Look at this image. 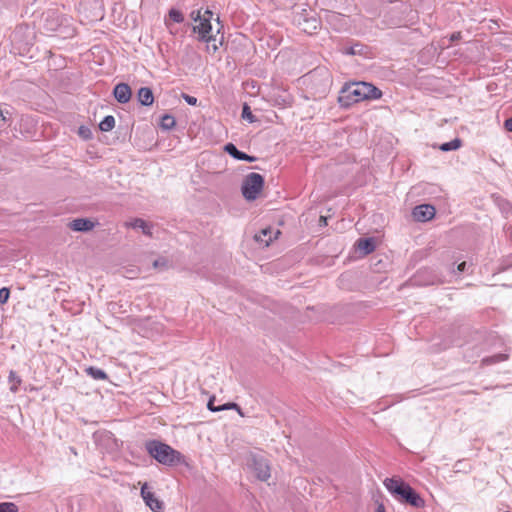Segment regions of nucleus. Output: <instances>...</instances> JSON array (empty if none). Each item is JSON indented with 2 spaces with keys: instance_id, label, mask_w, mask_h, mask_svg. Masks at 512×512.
<instances>
[{
  "instance_id": "nucleus-26",
  "label": "nucleus",
  "mask_w": 512,
  "mask_h": 512,
  "mask_svg": "<svg viewBox=\"0 0 512 512\" xmlns=\"http://www.w3.org/2000/svg\"><path fill=\"white\" fill-rule=\"evenodd\" d=\"M10 291L8 288L3 287L0 289V304H5L9 299Z\"/></svg>"
},
{
  "instance_id": "nucleus-27",
  "label": "nucleus",
  "mask_w": 512,
  "mask_h": 512,
  "mask_svg": "<svg viewBox=\"0 0 512 512\" xmlns=\"http://www.w3.org/2000/svg\"><path fill=\"white\" fill-rule=\"evenodd\" d=\"M183 99L187 102V104L189 105H196L197 104V98L196 97H193V96H190L188 94H183Z\"/></svg>"
},
{
  "instance_id": "nucleus-33",
  "label": "nucleus",
  "mask_w": 512,
  "mask_h": 512,
  "mask_svg": "<svg viewBox=\"0 0 512 512\" xmlns=\"http://www.w3.org/2000/svg\"><path fill=\"white\" fill-rule=\"evenodd\" d=\"M376 512H385V507L382 503L378 504Z\"/></svg>"
},
{
  "instance_id": "nucleus-3",
  "label": "nucleus",
  "mask_w": 512,
  "mask_h": 512,
  "mask_svg": "<svg viewBox=\"0 0 512 512\" xmlns=\"http://www.w3.org/2000/svg\"><path fill=\"white\" fill-rule=\"evenodd\" d=\"M384 485L391 494L399 496L403 502L415 508H422L425 505L420 495L401 479L387 478Z\"/></svg>"
},
{
  "instance_id": "nucleus-6",
  "label": "nucleus",
  "mask_w": 512,
  "mask_h": 512,
  "mask_svg": "<svg viewBox=\"0 0 512 512\" xmlns=\"http://www.w3.org/2000/svg\"><path fill=\"white\" fill-rule=\"evenodd\" d=\"M252 468L259 480L266 481L270 478V467L265 458L253 456Z\"/></svg>"
},
{
  "instance_id": "nucleus-5",
  "label": "nucleus",
  "mask_w": 512,
  "mask_h": 512,
  "mask_svg": "<svg viewBox=\"0 0 512 512\" xmlns=\"http://www.w3.org/2000/svg\"><path fill=\"white\" fill-rule=\"evenodd\" d=\"M264 184L263 177L258 173H250L242 184V194L246 200H255L260 194Z\"/></svg>"
},
{
  "instance_id": "nucleus-25",
  "label": "nucleus",
  "mask_w": 512,
  "mask_h": 512,
  "mask_svg": "<svg viewBox=\"0 0 512 512\" xmlns=\"http://www.w3.org/2000/svg\"><path fill=\"white\" fill-rule=\"evenodd\" d=\"M361 51V46L359 44H356V45H353V46H350V47H347L343 50V52L345 54H349V55H356V54H359Z\"/></svg>"
},
{
  "instance_id": "nucleus-18",
  "label": "nucleus",
  "mask_w": 512,
  "mask_h": 512,
  "mask_svg": "<svg viewBox=\"0 0 512 512\" xmlns=\"http://www.w3.org/2000/svg\"><path fill=\"white\" fill-rule=\"evenodd\" d=\"M86 373L95 381H104L107 379L105 372L101 369L88 367L85 369Z\"/></svg>"
},
{
  "instance_id": "nucleus-24",
  "label": "nucleus",
  "mask_w": 512,
  "mask_h": 512,
  "mask_svg": "<svg viewBox=\"0 0 512 512\" xmlns=\"http://www.w3.org/2000/svg\"><path fill=\"white\" fill-rule=\"evenodd\" d=\"M153 267L164 270L168 267V261L165 258H159L153 262Z\"/></svg>"
},
{
  "instance_id": "nucleus-23",
  "label": "nucleus",
  "mask_w": 512,
  "mask_h": 512,
  "mask_svg": "<svg viewBox=\"0 0 512 512\" xmlns=\"http://www.w3.org/2000/svg\"><path fill=\"white\" fill-rule=\"evenodd\" d=\"M242 118L249 121L250 123L255 121L254 116H253L248 105H244V107H243Z\"/></svg>"
},
{
  "instance_id": "nucleus-9",
  "label": "nucleus",
  "mask_w": 512,
  "mask_h": 512,
  "mask_svg": "<svg viewBox=\"0 0 512 512\" xmlns=\"http://www.w3.org/2000/svg\"><path fill=\"white\" fill-rule=\"evenodd\" d=\"M279 234V230L265 228L261 230L259 233L255 234L254 239L255 241L263 244L264 246H268L274 239L278 237Z\"/></svg>"
},
{
  "instance_id": "nucleus-22",
  "label": "nucleus",
  "mask_w": 512,
  "mask_h": 512,
  "mask_svg": "<svg viewBox=\"0 0 512 512\" xmlns=\"http://www.w3.org/2000/svg\"><path fill=\"white\" fill-rule=\"evenodd\" d=\"M0 512H18V507L12 502L0 503Z\"/></svg>"
},
{
  "instance_id": "nucleus-1",
  "label": "nucleus",
  "mask_w": 512,
  "mask_h": 512,
  "mask_svg": "<svg viewBox=\"0 0 512 512\" xmlns=\"http://www.w3.org/2000/svg\"><path fill=\"white\" fill-rule=\"evenodd\" d=\"M191 18L193 20V32L198 35L199 40L207 43L208 52L215 53L223 40V37L219 36V19L216 18L215 24H212L213 13L208 9L192 11Z\"/></svg>"
},
{
  "instance_id": "nucleus-4",
  "label": "nucleus",
  "mask_w": 512,
  "mask_h": 512,
  "mask_svg": "<svg viewBox=\"0 0 512 512\" xmlns=\"http://www.w3.org/2000/svg\"><path fill=\"white\" fill-rule=\"evenodd\" d=\"M146 449L151 457L166 466H176L184 460L179 451L160 441H149L146 444Z\"/></svg>"
},
{
  "instance_id": "nucleus-11",
  "label": "nucleus",
  "mask_w": 512,
  "mask_h": 512,
  "mask_svg": "<svg viewBox=\"0 0 512 512\" xmlns=\"http://www.w3.org/2000/svg\"><path fill=\"white\" fill-rule=\"evenodd\" d=\"M69 227L73 231L88 232L95 227V222H93L92 220L87 219V218H77V219H74L69 224Z\"/></svg>"
},
{
  "instance_id": "nucleus-16",
  "label": "nucleus",
  "mask_w": 512,
  "mask_h": 512,
  "mask_svg": "<svg viewBox=\"0 0 512 512\" xmlns=\"http://www.w3.org/2000/svg\"><path fill=\"white\" fill-rule=\"evenodd\" d=\"M357 247L360 252H362L364 255H367L374 251L375 246L372 239H360L357 242Z\"/></svg>"
},
{
  "instance_id": "nucleus-20",
  "label": "nucleus",
  "mask_w": 512,
  "mask_h": 512,
  "mask_svg": "<svg viewBox=\"0 0 512 512\" xmlns=\"http://www.w3.org/2000/svg\"><path fill=\"white\" fill-rule=\"evenodd\" d=\"M461 146V141L459 139H454L450 142H446V143H443L441 146H440V150L442 151H454V150H457L458 148H460Z\"/></svg>"
},
{
  "instance_id": "nucleus-15",
  "label": "nucleus",
  "mask_w": 512,
  "mask_h": 512,
  "mask_svg": "<svg viewBox=\"0 0 512 512\" xmlns=\"http://www.w3.org/2000/svg\"><path fill=\"white\" fill-rule=\"evenodd\" d=\"M225 151L230 154L232 157L238 159V160H246V161H252L254 158L250 157L249 155L239 151L233 144L229 143L225 146Z\"/></svg>"
},
{
  "instance_id": "nucleus-17",
  "label": "nucleus",
  "mask_w": 512,
  "mask_h": 512,
  "mask_svg": "<svg viewBox=\"0 0 512 512\" xmlns=\"http://www.w3.org/2000/svg\"><path fill=\"white\" fill-rule=\"evenodd\" d=\"M184 20L183 14L177 9H171L168 14V19L165 20L166 26L171 29L170 22L181 23ZM172 32V30H170Z\"/></svg>"
},
{
  "instance_id": "nucleus-28",
  "label": "nucleus",
  "mask_w": 512,
  "mask_h": 512,
  "mask_svg": "<svg viewBox=\"0 0 512 512\" xmlns=\"http://www.w3.org/2000/svg\"><path fill=\"white\" fill-rule=\"evenodd\" d=\"M507 359V356L505 354H498L496 356L491 357L488 361L489 362H498V361H504Z\"/></svg>"
},
{
  "instance_id": "nucleus-12",
  "label": "nucleus",
  "mask_w": 512,
  "mask_h": 512,
  "mask_svg": "<svg viewBox=\"0 0 512 512\" xmlns=\"http://www.w3.org/2000/svg\"><path fill=\"white\" fill-rule=\"evenodd\" d=\"M215 401H216V397L215 396H211L208 400V403H207V408L212 411V412H218V411H223V410H229V409H236L238 411V413L240 415H242L241 413V409L240 407L234 403V402H225V403H222V404H219L218 406H215Z\"/></svg>"
},
{
  "instance_id": "nucleus-2",
  "label": "nucleus",
  "mask_w": 512,
  "mask_h": 512,
  "mask_svg": "<svg viewBox=\"0 0 512 512\" xmlns=\"http://www.w3.org/2000/svg\"><path fill=\"white\" fill-rule=\"evenodd\" d=\"M382 92L374 85L367 82H355L346 84L340 92L339 102L343 106H349L363 100L379 99Z\"/></svg>"
},
{
  "instance_id": "nucleus-34",
  "label": "nucleus",
  "mask_w": 512,
  "mask_h": 512,
  "mask_svg": "<svg viewBox=\"0 0 512 512\" xmlns=\"http://www.w3.org/2000/svg\"><path fill=\"white\" fill-rule=\"evenodd\" d=\"M460 38V33H454L451 35V41L458 40Z\"/></svg>"
},
{
  "instance_id": "nucleus-32",
  "label": "nucleus",
  "mask_w": 512,
  "mask_h": 512,
  "mask_svg": "<svg viewBox=\"0 0 512 512\" xmlns=\"http://www.w3.org/2000/svg\"><path fill=\"white\" fill-rule=\"evenodd\" d=\"M465 267H466V262H461L458 266H457V271L460 273V272H463L465 270Z\"/></svg>"
},
{
  "instance_id": "nucleus-29",
  "label": "nucleus",
  "mask_w": 512,
  "mask_h": 512,
  "mask_svg": "<svg viewBox=\"0 0 512 512\" xmlns=\"http://www.w3.org/2000/svg\"><path fill=\"white\" fill-rule=\"evenodd\" d=\"M79 134L83 137V138H89L90 137V131L84 127H81L79 129Z\"/></svg>"
},
{
  "instance_id": "nucleus-19",
  "label": "nucleus",
  "mask_w": 512,
  "mask_h": 512,
  "mask_svg": "<svg viewBox=\"0 0 512 512\" xmlns=\"http://www.w3.org/2000/svg\"><path fill=\"white\" fill-rule=\"evenodd\" d=\"M115 126V119L113 116H106L99 124V128L101 131L108 132L111 131Z\"/></svg>"
},
{
  "instance_id": "nucleus-30",
  "label": "nucleus",
  "mask_w": 512,
  "mask_h": 512,
  "mask_svg": "<svg viewBox=\"0 0 512 512\" xmlns=\"http://www.w3.org/2000/svg\"><path fill=\"white\" fill-rule=\"evenodd\" d=\"M504 127L507 131L512 132V117L505 121Z\"/></svg>"
},
{
  "instance_id": "nucleus-7",
  "label": "nucleus",
  "mask_w": 512,
  "mask_h": 512,
  "mask_svg": "<svg viewBox=\"0 0 512 512\" xmlns=\"http://www.w3.org/2000/svg\"><path fill=\"white\" fill-rule=\"evenodd\" d=\"M141 496L145 501V504L153 511V512H161L163 509V503L157 499L153 492L148 490L147 485L145 484L141 488Z\"/></svg>"
},
{
  "instance_id": "nucleus-21",
  "label": "nucleus",
  "mask_w": 512,
  "mask_h": 512,
  "mask_svg": "<svg viewBox=\"0 0 512 512\" xmlns=\"http://www.w3.org/2000/svg\"><path fill=\"white\" fill-rule=\"evenodd\" d=\"M176 124L175 118L171 115H164L161 119V127L165 130L172 129Z\"/></svg>"
},
{
  "instance_id": "nucleus-37",
  "label": "nucleus",
  "mask_w": 512,
  "mask_h": 512,
  "mask_svg": "<svg viewBox=\"0 0 512 512\" xmlns=\"http://www.w3.org/2000/svg\"><path fill=\"white\" fill-rule=\"evenodd\" d=\"M17 390H18V386H16V385L11 386V391L13 393L17 392Z\"/></svg>"
},
{
  "instance_id": "nucleus-36",
  "label": "nucleus",
  "mask_w": 512,
  "mask_h": 512,
  "mask_svg": "<svg viewBox=\"0 0 512 512\" xmlns=\"http://www.w3.org/2000/svg\"><path fill=\"white\" fill-rule=\"evenodd\" d=\"M320 223H321V225H326L327 224V218L325 216H321L320 217Z\"/></svg>"
},
{
  "instance_id": "nucleus-35",
  "label": "nucleus",
  "mask_w": 512,
  "mask_h": 512,
  "mask_svg": "<svg viewBox=\"0 0 512 512\" xmlns=\"http://www.w3.org/2000/svg\"><path fill=\"white\" fill-rule=\"evenodd\" d=\"M10 381H18L19 382L20 380L16 377L15 373L11 372Z\"/></svg>"
},
{
  "instance_id": "nucleus-10",
  "label": "nucleus",
  "mask_w": 512,
  "mask_h": 512,
  "mask_svg": "<svg viewBox=\"0 0 512 512\" xmlns=\"http://www.w3.org/2000/svg\"><path fill=\"white\" fill-rule=\"evenodd\" d=\"M114 97L120 103H127L131 98V89L125 83H119L115 86L113 91Z\"/></svg>"
},
{
  "instance_id": "nucleus-8",
  "label": "nucleus",
  "mask_w": 512,
  "mask_h": 512,
  "mask_svg": "<svg viewBox=\"0 0 512 512\" xmlns=\"http://www.w3.org/2000/svg\"><path fill=\"white\" fill-rule=\"evenodd\" d=\"M412 214L417 221L425 222L431 220L434 217L435 208L429 204H422L416 206Z\"/></svg>"
},
{
  "instance_id": "nucleus-31",
  "label": "nucleus",
  "mask_w": 512,
  "mask_h": 512,
  "mask_svg": "<svg viewBox=\"0 0 512 512\" xmlns=\"http://www.w3.org/2000/svg\"><path fill=\"white\" fill-rule=\"evenodd\" d=\"M7 114H8V112L4 113V111L0 110V121L6 122L8 120Z\"/></svg>"
},
{
  "instance_id": "nucleus-13",
  "label": "nucleus",
  "mask_w": 512,
  "mask_h": 512,
  "mask_svg": "<svg viewBox=\"0 0 512 512\" xmlns=\"http://www.w3.org/2000/svg\"><path fill=\"white\" fill-rule=\"evenodd\" d=\"M127 228L140 229L145 235H151V226L141 218H134L124 223Z\"/></svg>"
},
{
  "instance_id": "nucleus-14",
  "label": "nucleus",
  "mask_w": 512,
  "mask_h": 512,
  "mask_svg": "<svg viewBox=\"0 0 512 512\" xmlns=\"http://www.w3.org/2000/svg\"><path fill=\"white\" fill-rule=\"evenodd\" d=\"M138 100L142 105H152L154 101L152 90L148 87L140 88L138 91Z\"/></svg>"
}]
</instances>
